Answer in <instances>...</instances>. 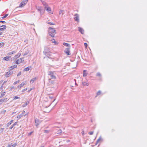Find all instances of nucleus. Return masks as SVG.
I'll use <instances>...</instances> for the list:
<instances>
[{
    "instance_id": "f257e3e1",
    "label": "nucleus",
    "mask_w": 147,
    "mask_h": 147,
    "mask_svg": "<svg viewBox=\"0 0 147 147\" xmlns=\"http://www.w3.org/2000/svg\"><path fill=\"white\" fill-rule=\"evenodd\" d=\"M48 75L50 76V78L49 79L55 80L56 78V77L54 74V72L49 71L48 72Z\"/></svg>"
},
{
    "instance_id": "f03ea898",
    "label": "nucleus",
    "mask_w": 147,
    "mask_h": 147,
    "mask_svg": "<svg viewBox=\"0 0 147 147\" xmlns=\"http://www.w3.org/2000/svg\"><path fill=\"white\" fill-rule=\"evenodd\" d=\"M28 1V0H23L20 3V7H22L24 6L27 3Z\"/></svg>"
},
{
    "instance_id": "7ed1b4c3",
    "label": "nucleus",
    "mask_w": 147,
    "mask_h": 147,
    "mask_svg": "<svg viewBox=\"0 0 147 147\" xmlns=\"http://www.w3.org/2000/svg\"><path fill=\"white\" fill-rule=\"evenodd\" d=\"M74 16L75 17L74 18V20L76 22H79V15L78 13L75 14Z\"/></svg>"
},
{
    "instance_id": "20e7f679",
    "label": "nucleus",
    "mask_w": 147,
    "mask_h": 147,
    "mask_svg": "<svg viewBox=\"0 0 147 147\" xmlns=\"http://www.w3.org/2000/svg\"><path fill=\"white\" fill-rule=\"evenodd\" d=\"M13 73V71H12L11 70H10L7 72L6 74V76L7 77H9L10 75H12Z\"/></svg>"
},
{
    "instance_id": "39448f33",
    "label": "nucleus",
    "mask_w": 147,
    "mask_h": 147,
    "mask_svg": "<svg viewBox=\"0 0 147 147\" xmlns=\"http://www.w3.org/2000/svg\"><path fill=\"white\" fill-rule=\"evenodd\" d=\"M65 53L68 55H70V48H66L64 51Z\"/></svg>"
},
{
    "instance_id": "423d86ee",
    "label": "nucleus",
    "mask_w": 147,
    "mask_h": 147,
    "mask_svg": "<svg viewBox=\"0 0 147 147\" xmlns=\"http://www.w3.org/2000/svg\"><path fill=\"white\" fill-rule=\"evenodd\" d=\"M49 32H50L53 33H54L55 34L56 33V30L54 29V28L51 27H49Z\"/></svg>"
},
{
    "instance_id": "0eeeda50",
    "label": "nucleus",
    "mask_w": 147,
    "mask_h": 147,
    "mask_svg": "<svg viewBox=\"0 0 147 147\" xmlns=\"http://www.w3.org/2000/svg\"><path fill=\"white\" fill-rule=\"evenodd\" d=\"M27 81H25L22 82L21 84L19 85L18 86V88H21L24 85L26 84Z\"/></svg>"
},
{
    "instance_id": "6e6552de",
    "label": "nucleus",
    "mask_w": 147,
    "mask_h": 147,
    "mask_svg": "<svg viewBox=\"0 0 147 147\" xmlns=\"http://www.w3.org/2000/svg\"><path fill=\"white\" fill-rule=\"evenodd\" d=\"M6 28V26L5 25H2L0 26V30L1 31H4Z\"/></svg>"
},
{
    "instance_id": "1a4fd4ad",
    "label": "nucleus",
    "mask_w": 147,
    "mask_h": 147,
    "mask_svg": "<svg viewBox=\"0 0 147 147\" xmlns=\"http://www.w3.org/2000/svg\"><path fill=\"white\" fill-rule=\"evenodd\" d=\"M7 98H6L4 99H1L0 100V104H2L4 102H6L7 101Z\"/></svg>"
},
{
    "instance_id": "9d476101",
    "label": "nucleus",
    "mask_w": 147,
    "mask_h": 147,
    "mask_svg": "<svg viewBox=\"0 0 147 147\" xmlns=\"http://www.w3.org/2000/svg\"><path fill=\"white\" fill-rule=\"evenodd\" d=\"M78 30L82 34H83L84 33V30L81 27H78Z\"/></svg>"
},
{
    "instance_id": "9b49d317",
    "label": "nucleus",
    "mask_w": 147,
    "mask_h": 147,
    "mask_svg": "<svg viewBox=\"0 0 147 147\" xmlns=\"http://www.w3.org/2000/svg\"><path fill=\"white\" fill-rule=\"evenodd\" d=\"M35 125L37 127L39 125V120L37 119H35Z\"/></svg>"
},
{
    "instance_id": "f8f14e48",
    "label": "nucleus",
    "mask_w": 147,
    "mask_h": 147,
    "mask_svg": "<svg viewBox=\"0 0 147 147\" xmlns=\"http://www.w3.org/2000/svg\"><path fill=\"white\" fill-rule=\"evenodd\" d=\"M22 58L18 59L16 61V63L17 64H19L20 63L22 62Z\"/></svg>"
},
{
    "instance_id": "ddd939ff",
    "label": "nucleus",
    "mask_w": 147,
    "mask_h": 147,
    "mask_svg": "<svg viewBox=\"0 0 147 147\" xmlns=\"http://www.w3.org/2000/svg\"><path fill=\"white\" fill-rule=\"evenodd\" d=\"M36 8L37 9L38 11L40 12V14H41V12L42 10V7L39 6H36Z\"/></svg>"
},
{
    "instance_id": "4468645a",
    "label": "nucleus",
    "mask_w": 147,
    "mask_h": 147,
    "mask_svg": "<svg viewBox=\"0 0 147 147\" xmlns=\"http://www.w3.org/2000/svg\"><path fill=\"white\" fill-rule=\"evenodd\" d=\"M36 78L35 77L34 78L31 79L30 81V83L32 84L33 83L34 81L36 80Z\"/></svg>"
},
{
    "instance_id": "2eb2a0df",
    "label": "nucleus",
    "mask_w": 147,
    "mask_h": 147,
    "mask_svg": "<svg viewBox=\"0 0 147 147\" xmlns=\"http://www.w3.org/2000/svg\"><path fill=\"white\" fill-rule=\"evenodd\" d=\"M46 9V10L48 11L49 13H51V8L49 7H47V8H45Z\"/></svg>"
},
{
    "instance_id": "dca6fc26",
    "label": "nucleus",
    "mask_w": 147,
    "mask_h": 147,
    "mask_svg": "<svg viewBox=\"0 0 147 147\" xmlns=\"http://www.w3.org/2000/svg\"><path fill=\"white\" fill-rule=\"evenodd\" d=\"M17 65H13L11 66L10 68V69L12 70L14 68H16L17 67Z\"/></svg>"
},
{
    "instance_id": "f3484780",
    "label": "nucleus",
    "mask_w": 147,
    "mask_h": 147,
    "mask_svg": "<svg viewBox=\"0 0 147 147\" xmlns=\"http://www.w3.org/2000/svg\"><path fill=\"white\" fill-rule=\"evenodd\" d=\"M42 3L43 5L45 7V8H47V7L48 6L47 3L45 1L42 2Z\"/></svg>"
},
{
    "instance_id": "a211bd4d",
    "label": "nucleus",
    "mask_w": 147,
    "mask_h": 147,
    "mask_svg": "<svg viewBox=\"0 0 147 147\" xmlns=\"http://www.w3.org/2000/svg\"><path fill=\"white\" fill-rule=\"evenodd\" d=\"M13 121V120H11L10 122L7 123V127H8L12 123Z\"/></svg>"
},
{
    "instance_id": "6ab92c4d",
    "label": "nucleus",
    "mask_w": 147,
    "mask_h": 147,
    "mask_svg": "<svg viewBox=\"0 0 147 147\" xmlns=\"http://www.w3.org/2000/svg\"><path fill=\"white\" fill-rule=\"evenodd\" d=\"M49 35L52 37H53L55 36V34L54 33H52L50 32L49 31Z\"/></svg>"
},
{
    "instance_id": "aec40b11",
    "label": "nucleus",
    "mask_w": 147,
    "mask_h": 147,
    "mask_svg": "<svg viewBox=\"0 0 147 147\" xmlns=\"http://www.w3.org/2000/svg\"><path fill=\"white\" fill-rule=\"evenodd\" d=\"M16 53V51H13L12 52H10L8 54V55H10L11 54H13L14 53Z\"/></svg>"
},
{
    "instance_id": "412c9836",
    "label": "nucleus",
    "mask_w": 147,
    "mask_h": 147,
    "mask_svg": "<svg viewBox=\"0 0 147 147\" xmlns=\"http://www.w3.org/2000/svg\"><path fill=\"white\" fill-rule=\"evenodd\" d=\"M9 58L10 57H4L3 59L5 61H9Z\"/></svg>"
},
{
    "instance_id": "4be33fe9",
    "label": "nucleus",
    "mask_w": 147,
    "mask_h": 147,
    "mask_svg": "<svg viewBox=\"0 0 147 147\" xmlns=\"http://www.w3.org/2000/svg\"><path fill=\"white\" fill-rule=\"evenodd\" d=\"M30 67L31 68V67L30 66V67H28L25 68L24 71H28L30 69Z\"/></svg>"
},
{
    "instance_id": "5701e85b",
    "label": "nucleus",
    "mask_w": 147,
    "mask_h": 147,
    "mask_svg": "<svg viewBox=\"0 0 147 147\" xmlns=\"http://www.w3.org/2000/svg\"><path fill=\"white\" fill-rule=\"evenodd\" d=\"M63 44L66 47H70V45L68 43L64 42Z\"/></svg>"
},
{
    "instance_id": "b1692460",
    "label": "nucleus",
    "mask_w": 147,
    "mask_h": 147,
    "mask_svg": "<svg viewBox=\"0 0 147 147\" xmlns=\"http://www.w3.org/2000/svg\"><path fill=\"white\" fill-rule=\"evenodd\" d=\"M28 103H29L28 102H26L24 104H23L22 105V107H25L26 106V105H27L28 104Z\"/></svg>"
},
{
    "instance_id": "393cba45",
    "label": "nucleus",
    "mask_w": 147,
    "mask_h": 147,
    "mask_svg": "<svg viewBox=\"0 0 147 147\" xmlns=\"http://www.w3.org/2000/svg\"><path fill=\"white\" fill-rule=\"evenodd\" d=\"M52 79H49V83H51V84H53L54 83V82L55 81V80H51Z\"/></svg>"
},
{
    "instance_id": "a878e982",
    "label": "nucleus",
    "mask_w": 147,
    "mask_h": 147,
    "mask_svg": "<svg viewBox=\"0 0 147 147\" xmlns=\"http://www.w3.org/2000/svg\"><path fill=\"white\" fill-rule=\"evenodd\" d=\"M86 70H84L83 71V76L84 77H85L87 76V74L86 73Z\"/></svg>"
},
{
    "instance_id": "bb28decb",
    "label": "nucleus",
    "mask_w": 147,
    "mask_h": 147,
    "mask_svg": "<svg viewBox=\"0 0 147 147\" xmlns=\"http://www.w3.org/2000/svg\"><path fill=\"white\" fill-rule=\"evenodd\" d=\"M20 55H21L20 53H18L16 55H15L14 57L16 58H17L19 57L20 56Z\"/></svg>"
},
{
    "instance_id": "cd10ccee",
    "label": "nucleus",
    "mask_w": 147,
    "mask_h": 147,
    "mask_svg": "<svg viewBox=\"0 0 147 147\" xmlns=\"http://www.w3.org/2000/svg\"><path fill=\"white\" fill-rule=\"evenodd\" d=\"M5 92H4L2 93L1 94V96H0V98H1L2 97H3V96H4L5 95Z\"/></svg>"
},
{
    "instance_id": "c85d7f7f",
    "label": "nucleus",
    "mask_w": 147,
    "mask_h": 147,
    "mask_svg": "<svg viewBox=\"0 0 147 147\" xmlns=\"http://www.w3.org/2000/svg\"><path fill=\"white\" fill-rule=\"evenodd\" d=\"M96 76L99 77H101V74H100V72H98L96 74Z\"/></svg>"
},
{
    "instance_id": "c756f323",
    "label": "nucleus",
    "mask_w": 147,
    "mask_h": 147,
    "mask_svg": "<svg viewBox=\"0 0 147 147\" xmlns=\"http://www.w3.org/2000/svg\"><path fill=\"white\" fill-rule=\"evenodd\" d=\"M62 132V131L61 129H60L57 132V134H60Z\"/></svg>"
},
{
    "instance_id": "7c9ffc66",
    "label": "nucleus",
    "mask_w": 147,
    "mask_h": 147,
    "mask_svg": "<svg viewBox=\"0 0 147 147\" xmlns=\"http://www.w3.org/2000/svg\"><path fill=\"white\" fill-rule=\"evenodd\" d=\"M20 97L17 96H15L14 97L13 100H16V99H20Z\"/></svg>"
},
{
    "instance_id": "2f4dec72",
    "label": "nucleus",
    "mask_w": 147,
    "mask_h": 147,
    "mask_svg": "<svg viewBox=\"0 0 147 147\" xmlns=\"http://www.w3.org/2000/svg\"><path fill=\"white\" fill-rule=\"evenodd\" d=\"M23 116V115H22V114H20V115H18L17 117V118L19 119L21 117H22Z\"/></svg>"
},
{
    "instance_id": "473e14b6",
    "label": "nucleus",
    "mask_w": 147,
    "mask_h": 147,
    "mask_svg": "<svg viewBox=\"0 0 147 147\" xmlns=\"http://www.w3.org/2000/svg\"><path fill=\"white\" fill-rule=\"evenodd\" d=\"M17 144L16 143H15L14 144H12V147H15L17 145Z\"/></svg>"
},
{
    "instance_id": "72a5a7b5",
    "label": "nucleus",
    "mask_w": 147,
    "mask_h": 147,
    "mask_svg": "<svg viewBox=\"0 0 147 147\" xmlns=\"http://www.w3.org/2000/svg\"><path fill=\"white\" fill-rule=\"evenodd\" d=\"M8 15V14H5L4 16L2 17L1 18L3 19L4 18H6Z\"/></svg>"
},
{
    "instance_id": "f704fd0d",
    "label": "nucleus",
    "mask_w": 147,
    "mask_h": 147,
    "mask_svg": "<svg viewBox=\"0 0 147 147\" xmlns=\"http://www.w3.org/2000/svg\"><path fill=\"white\" fill-rule=\"evenodd\" d=\"M52 41L53 43H54L55 44H56L57 43V42L55 41V39H54L52 40Z\"/></svg>"
},
{
    "instance_id": "c9c22d12",
    "label": "nucleus",
    "mask_w": 147,
    "mask_h": 147,
    "mask_svg": "<svg viewBox=\"0 0 147 147\" xmlns=\"http://www.w3.org/2000/svg\"><path fill=\"white\" fill-rule=\"evenodd\" d=\"M101 138L100 137L99 139L97 140L96 141V143H97V144L99 142V141L101 140Z\"/></svg>"
},
{
    "instance_id": "e433bc0d",
    "label": "nucleus",
    "mask_w": 147,
    "mask_h": 147,
    "mask_svg": "<svg viewBox=\"0 0 147 147\" xmlns=\"http://www.w3.org/2000/svg\"><path fill=\"white\" fill-rule=\"evenodd\" d=\"M101 94V92L100 91H98L97 93V95H99Z\"/></svg>"
},
{
    "instance_id": "4c0bfd02",
    "label": "nucleus",
    "mask_w": 147,
    "mask_h": 147,
    "mask_svg": "<svg viewBox=\"0 0 147 147\" xmlns=\"http://www.w3.org/2000/svg\"><path fill=\"white\" fill-rule=\"evenodd\" d=\"M63 10H60L59 12V14L60 15L61 14H63Z\"/></svg>"
},
{
    "instance_id": "58836bf2",
    "label": "nucleus",
    "mask_w": 147,
    "mask_h": 147,
    "mask_svg": "<svg viewBox=\"0 0 147 147\" xmlns=\"http://www.w3.org/2000/svg\"><path fill=\"white\" fill-rule=\"evenodd\" d=\"M83 84L84 85H86V86H87L88 85V83H86L85 82H83Z\"/></svg>"
},
{
    "instance_id": "ea45409f",
    "label": "nucleus",
    "mask_w": 147,
    "mask_h": 147,
    "mask_svg": "<svg viewBox=\"0 0 147 147\" xmlns=\"http://www.w3.org/2000/svg\"><path fill=\"white\" fill-rule=\"evenodd\" d=\"M4 128H1V129H0V133L2 132L4 130Z\"/></svg>"
},
{
    "instance_id": "a19ab883",
    "label": "nucleus",
    "mask_w": 147,
    "mask_h": 147,
    "mask_svg": "<svg viewBox=\"0 0 147 147\" xmlns=\"http://www.w3.org/2000/svg\"><path fill=\"white\" fill-rule=\"evenodd\" d=\"M47 23L48 24H50V25H54V24H53L51 22H47Z\"/></svg>"
},
{
    "instance_id": "79ce46f5",
    "label": "nucleus",
    "mask_w": 147,
    "mask_h": 147,
    "mask_svg": "<svg viewBox=\"0 0 147 147\" xmlns=\"http://www.w3.org/2000/svg\"><path fill=\"white\" fill-rule=\"evenodd\" d=\"M19 81H20L19 80H18V81H16V82H15L13 84H17L19 82Z\"/></svg>"
},
{
    "instance_id": "37998d69",
    "label": "nucleus",
    "mask_w": 147,
    "mask_h": 147,
    "mask_svg": "<svg viewBox=\"0 0 147 147\" xmlns=\"http://www.w3.org/2000/svg\"><path fill=\"white\" fill-rule=\"evenodd\" d=\"M93 133V131H90L88 132V134L90 135H92Z\"/></svg>"
},
{
    "instance_id": "c03bdc74",
    "label": "nucleus",
    "mask_w": 147,
    "mask_h": 147,
    "mask_svg": "<svg viewBox=\"0 0 147 147\" xmlns=\"http://www.w3.org/2000/svg\"><path fill=\"white\" fill-rule=\"evenodd\" d=\"M49 131L48 130H45L44 131V132L45 133H48L49 132Z\"/></svg>"
},
{
    "instance_id": "a18cd8bd",
    "label": "nucleus",
    "mask_w": 147,
    "mask_h": 147,
    "mask_svg": "<svg viewBox=\"0 0 147 147\" xmlns=\"http://www.w3.org/2000/svg\"><path fill=\"white\" fill-rule=\"evenodd\" d=\"M4 45V44L3 42L0 43V46H1V47H2Z\"/></svg>"
},
{
    "instance_id": "49530a36",
    "label": "nucleus",
    "mask_w": 147,
    "mask_h": 147,
    "mask_svg": "<svg viewBox=\"0 0 147 147\" xmlns=\"http://www.w3.org/2000/svg\"><path fill=\"white\" fill-rule=\"evenodd\" d=\"M12 144V143H11V144H8V145L7 147H11Z\"/></svg>"
},
{
    "instance_id": "de8ad7c7",
    "label": "nucleus",
    "mask_w": 147,
    "mask_h": 147,
    "mask_svg": "<svg viewBox=\"0 0 147 147\" xmlns=\"http://www.w3.org/2000/svg\"><path fill=\"white\" fill-rule=\"evenodd\" d=\"M14 126L12 125L10 127L9 129H12Z\"/></svg>"
},
{
    "instance_id": "09e8293b",
    "label": "nucleus",
    "mask_w": 147,
    "mask_h": 147,
    "mask_svg": "<svg viewBox=\"0 0 147 147\" xmlns=\"http://www.w3.org/2000/svg\"><path fill=\"white\" fill-rule=\"evenodd\" d=\"M21 72H20L18 74H17V76H20L21 75Z\"/></svg>"
},
{
    "instance_id": "8fccbe9b",
    "label": "nucleus",
    "mask_w": 147,
    "mask_h": 147,
    "mask_svg": "<svg viewBox=\"0 0 147 147\" xmlns=\"http://www.w3.org/2000/svg\"><path fill=\"white\" fill-rule=\"evenodd\" d=\"M84 46L85 47H87V44L86 43H85L84 44Z\"/></svg>"
},
{
    "instance_id": "3c124183",
    "label": "nucleus",
    "mask_w": 147,
    "mask_h": 147,
    "mask_svg": "<svg viewBox=\"0 0 147 147\" xmlns=\"http://www.w3.org/2000/svg\"><path fill=\"white\" fill-rule=\"evenodd\" d=\"M27 90V88H26L25 89H24L23 90H22V92H24L26 90Z\"/></svg>"
},
{
    "instance_id": "603ef678",
    "label": "nucleus",
    "mask_w": 147,
    "mask_h": 147,
    "mask_svg": "<svg viewBox=\"0 0 147 147\" xmlns=\"http://www.w3.org/2000/svg\"><path fill=\"white\" fill-rule=\"evenodd\" d=\"M0 23H5V22L4 21H0Z\"/></svg>"
},
{
    "instance_id": "864d4df0",
    "label": "nucleus",
    "mask_w": 147,
    "mask_h": 147,
    "mask_svg": "<svg viewBox=\"0 0 147 147\" xmlns=\"http://www.w3.org/2000/svg\"><path fill=\"white\" fill-rule=\"evenodd\" d=\"M32 132H31L29 133H28V136H30L31 135V134H32Z\"/></svg>"
},
{
    "instance_id": "5fc2aeb1",
    "label": "nucleus",
    "mask_w": 147,
    "mask_h": 147,
    "mask_svg": "<svg viewBox=\"0 0 147 147\" xmlns=\"http://www.w3.org/2000/svg\"><path fill=\"white\" fill-rule=\"evenodd\" d=\"M17 122H16L13 125H14V126L17 124Z\"/></svg>"
},
{
    "instance_id": "6e6d98bb",
    "label": "nucleus",
    "mask_w": 147,
    "mask_h": 147,
    "mask_svg": "<svg viewBox=\"0 0 147 147\" xmlns=\"http://www.w3.org/2000/svg\"><path fill=\"white\" fill-rule=\"evenodd\" d=\"M49 98H53V96H49Z\"/></svg>"
},
{
    "instance_id": "4d7b16f0",
    "label": "nucleus",
    "mask_w": 147,
    "mask_h": 147,
    "mask_svg": "<svg viewBox=\"0 0 147 147\" xmlns=\"http://www.w3.org/2000/svg\"><path fill=\"white\" fill-rule=\"evenodd\" d=\"M14 88V87L13 86H12L11 87V89H13Z\"/></svg>"
},
{
    "instance_id": "13d9d810",
    "label": "nucleus",
    "mask_w": 147,
    "mask_h": 147,
    "mask_svg": "<svg viewBox=\"0 0 147 147\" xmlns=\"http://www.w3.org/2000/svg\"><path fill=\"white\" fill-rule=\"evenodd\" d=\"M2 32H0V35H1L2 34Z\"/></svg>"
},
{
    "instance_id": "bf43d9fd",
    "label": "nucleus",
    "mask_w": 147,
    "mask_h": 147,
    "mask_svg": "<svg viewBox=\"0 0 147 147\" xmlns=\"http://www.w3.org/2000/svg\"><path fill=\"white\" fill-rule=\"evenodd\" d=\"M84 131H82V134L83 135H84Z\"/></svg>"
},
{
    "instance_id": "052dcab7",
    "label": "nucleus",
    "mask_w": 147,
    "mask_h": 147,
    "mask_svg": "<svg viewBox=\"0 0 147 147\" xmlns=\"http://www.w3.org/2000/svg\"><path fill=\"white\" fill-rule=\"evenodd\" d=\"M32 88H31L29 90H28V92L32 90Z\"/></svg>"
},
{
    "instance_id": "680f3d73",
    "label": "nucleus",
    "mask_w": 147,
    "mask_h": 147,
    "mask_svg": "<svg viewBox=\"0 0 147 147\" xmlns=\"http://www.w3.org/2000/svg\"><path fill=\"white\" fill-rule=\"evenodd\" d=\"M25 111H23L22 112V115H23V114H24L25 113Z\"/></svg>"
},
{
    "instance_id": "e2e57ef3",
    "label": "nucleus",
    "mask_w": 147,
    "mask_h": 147,
    "mask_svg": "<svg viewBox=\"0 0 147 147\" xmlns=\"http://www.w3.org/2000/svg\"><path fill=\"white\" fill-rule=\"evenodd\" d=\"M69 140H67V141H66V142H69Z\"/></svg>"
},
{
    "instance_id": "0e129e2a",
    "label": "nucleus",
    "mask_w": 147,
    "mask_h": 147,
    "mask_svg": "<svg viewBox=\"0 0 147 147\" xmlns=\"http://www.w3.org/2000/svg\"><path fill=\"white\" fill-rule=\"evenodd\" d=\"M3 113H4L6 112V110L3 111Z\"/></svg>"
},
{
    "instance_id": "69168bd1",
    "label": "nucleus",
    "mask_w": 147,
    "mask_h": 147,
    "mask_svg": "<svg viewBox=\"0 0 147 147\" xmlns=\"http://www.w3.org/2000/svg\"><path fill=\"white\" fill-rule=\"evenodd\" d=\"M42 2H42H44V1H42V0H40Z\"/></svg>"
},
{
    "instance_id": "338daca9",
    "label": "nucleus",
    "mask_w": 147,
    "mask_h": 147,
    "mask_svg": "<svg viewBox=\"0 0 147 147\" xmlns=\"http://www.w3.org/2000/svg\"><path fill=\"white\" fill-rule=\"evenodd\" d=\"M6 81H5L4 82H3V84H4V83H6Z\"/></svg>"
},
{
    "instance_id": "774afa93",
    "label": "nucleus",
    "mask_w": 147,
    "mask_h": 147,
    "mask_svg": "<svg viewBox=\"0 0 147 147\" xmlns=\"http://www.w3.org/2000/svg\"><path fill=\"white\" fill-rule=\"evenodd\" d=\"M27 55V54L25 53L24 54V55Z\"/></svg>"
}]
</instances>
